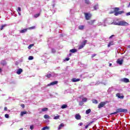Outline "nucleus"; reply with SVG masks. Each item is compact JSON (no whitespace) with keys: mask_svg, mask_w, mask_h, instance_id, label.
<instances>
[{"mask_svg":"<svg viewBox=\"0 0 130 130\" xmlns=\"http://www.w3.org/2000/svg\"><path fill=\"white\" fill-rule=\"evenodd\" d=\"M95 56H96V54H93L92 55L91 57L93 58V57H95Z\"/></svg>","mask_w":130,"mask_h":130,"instance_id":"nucleus-44","label":"nucleus"},{"mask_svg":"<svg viewBox=\"0 0 130 130\" xmlns=\"http://www.w3.org/2000/svg\"><path fill=\"white\" fill-rule=\"evenodd\" d=\"M98 9V5H95L93 7V11H96Z\"/></svg>","mask_w":130,"mask_h":130,"instance_id":"nucleus-30","label":"nucleus"},{"mask_svg":"<svg viewBox=\"0 0 130 130\" xmlns=\"http://www.w3.org/2000/svg\"><path fill=\"white\" fill-rule=\"evenodd\" d=\"M84 27H85V26L84 25H79L78 27V29H79V30H83Z\"/></svg>","mask_w":130,"mask_h":130,"instance_id":"nucleus-20","label":"nucleus"},{"mask_svg":"<svg viewBox=\"0 0 130 130\" xmlns=\"http://www.w3.org/2000/svg\"><path fill=\"white\" fill-rule=\"evenodd\" d=\"M127 47H128V48H130V45H128V46H127Z\"/></svg>","mask_w":130,"mask_h":130,"instance_id":"nucleus-53","label":"nucleus"},{"mask_svg":"<svg viewBox=\"0 0 130 130\" xmlns=\"http://www.w3.org/2000/svg\"><path fill=\"white\" fill-rule=\"evenodd\" d=\"M48 110V108H44L42 109V112H45L46 111H47Z\"/></svg>","mask_w":130,"mask_h":130,"instance_id":"nucleus-22","label":"nucleus"},{"mask_svg":"<svg viewBox=\"0 0 130 130\" xmlns=\"http://www.w3.org/2000/svg\"><path fill=\"white\" fill-rule=\"evenodd\" d=\"M17 12H18L19 15H21V13H20V11H21V8L18 7L17 10Z\"/></svg>","mask_w":130,"mask_h":130,"instance_id":"nucleus-32","label":"nucleus"},{"mask_svg":"<svg viewBox=\"0 0 130 130\" xmlns=\"http://www.w3.org/2000/svg\"><path fill=\"white\" fill-rule=\"evenodd\" d=\"M51 52L52 53H55V52H56V50H55L54 48H52L51 49Z\"/></svg>","mask_w":130,"mask_h":130,"instance_id":"nucleus-33","label":"nucleus"},{"mask_svg":"<svg viewBox=\"0 0 130 130\" xmlns=\"http://www.w3.org/2000/svg\"><path fill=\"white\" fill-rule=\"evenodd\" d=\"M116 62L118 64H120V66H121V64H122L123 62V59H118Z\"/></svg>","mask_w":130,"mask_h":130,"instance_id":"nucleus-8","label":"nucleus"},{"mask_svg":"<svg viewBox=\"0 0 130 130\" xmlns=\"http://www.w3.org/2000/svg\"><path fill=\"white\" fill-rule=\"evenodd\" d=\"M89 125H89V124H88L87 125H86L85 126V129H87V127H89Z\"/></svg>","mask_w":130,"mask_h":130,"instance_id":"nucleus-47","label":"nucleus"},{"mask_svg":"<svg viewBox=\"0 0 130 130\" xmlns=\"http://www.w3.org/2000/svg\"><path fill=\"white\" fill-rule=\"evenodd\" d=\"M46 76L47 77V78L49 79L51 77V74H48Z\"/></svg>","mask_w":130,"mask_h":130,"instance_id":"nucleus-39","label":"nucleus"},{"mask_svg":"<svg viewBox=\"0 0 130 130\" xmlns=\"http://www.w3.org/2000/svg\"><path fill=\"white\" fill-rule=\"evenodd\" d=\"M92 103H93L94 104H98V101H97L95 99H93L92 100Z\"/></svg>","mask_w":130,"mask_h":130,"instance_id":"nucleus-19","label":"nucleus"},{"mask_svg":"<svg viewBox=\"0 0 130 130\" xmlns=\"http://www.w3.org/2000/svg\"><path fill=\"white\" fill-rule=\"evenodd\" d=\"M114 35H112V36H111L110 37H109V39H111V38H112V37H114Z\"/></svg>","mask_w":130,"mask_h":130,"instance_id":"nucleus-48","label":"nucleus"},{"mask_svg":"<svg viewBox=\"0 0 130 130\" xmlns=\"http://www.w3.org/2000/svg\"><path fill=\"white\" fill-rule=\"evenodd\" d=\"M95 20H92L89 21H88V24H89V25H93L94 23H95Z\"/></svg>","mask_w":130,"mask_h":130,"instance_id":"nucleus-15","label":"nucleus"},{"mask_svg":"<svg viewBox=\"0 0 130 130\" xmlns=\"http://www.w3.org/2000/svg\"><path fill=\"white\" fill-rule=\"evenodd\" d=\"M80 79H78V78H73L72 79V82H73V83H76V82H80Z\"/></svg>","mask_w":130,"mask_h":130,"instance_id":"nucleus-9","label":"nucleus"},{"mask_svg":"<svg viewBox=\"0 0 130 130\" xmlns=\"http://www.w3.org/2000/svg\"><path fill=\"white\" fill-rule=\"evenodd\" d=\"M49 129V127L45 126L42 128V130Z\"/></svg>","mask_w":130,"mask_h":130,"instance_id":"nucleus-31","label":"nucleus"},{"mask_svg":"<svg viewBox=\"0 0 130 130\" xmlns=\"http://www.w3.org/2000/svg\"><path fill=\"white\" fill-rule=\"evenodd\" d=\"M77 51H78V50L76 49H72L70 50V52H71V53H75L77 52Z\"/></svg>","mask_w":130,"mask_h":130,"instance_id":"nucleus-14","label":"nucleus"},{"mask_svg":"<svg viewBox=\"0 0 130 130\" xmlns=\"http://www.w3.org/2000/svg\"><path fill=\"white\" fill-rule=\"evenodd\" d=\"M44 117L45 118V119H47V118H49L50 117L48 115L45 114L44 115Z\"/></svg>","mask_w":130,"mask_h":130,"instance_id":"nucleus-28","label":"nucleus"},{"mask_svg":"<svg viewBox=\"0 0 130 130\" xmlns=\"http://www.w3.org/2000/svg\"><path fill=\"white\" fill-rule=\"evenodd\" d=\"M69 55H72V54L71 53L69 54Z\"/></svg>","mask_w":130,"mask_h":130,"instance_id":"nucleus-58","label":"nucleus"},{"mask_svg":"<svg viewBox=\"0 0 130 130\" xmlns=\"http://www.w3.org/2000/svg\"><path fill=\"white\" fill-rule=\"evenodd\" d=\"M30 128L31 129H33V128H34V126L33 125H31L30 126Z\"/></svg>","mask_w":130,"mask_h":130,"instance_id":"nucleus-42","label":"nucleus"},{"mask_svg":"<svg viewBox=\"0 0 130 130\" xmlns=\"http://www.w3.org/2000/svg\"><path fill=\"white\" fill-rule=\"evenodd\" d=\"M27 29H29L30 30H32L33 29H35V26H31V27H28L27 28Z\"/></svg>","mask_w":130,"mask_h":130,"instance_id":"nucleus-37","label":"nucleus"},{"mask_svg":"<svg viewBox=\"0 0 130 130\" xmlns=\"http://www.w3.org/2000/svg\"><path fill=\"white\" fill-rule=\"evenodd\" d=\"M0 72H2V69L0 68Z\"/></svg>","mask_w":130,"mask_h":130,"instance_id":"nucleus-57","label":"nucleus"},{"mask_svg":"<svg viewBox=\"0 0 130 130\" xmlns=\"http://www.w3.org/2000/svg\"><path fill=\"white\" fill-rule=\"evenodd\" d=\"M106 103H107V102H101L98 105V108L100 109L101 108H102V107H104V106L106 105Z\"/></svg>","mask_w":130,"mask_h":130,"instance_id":"nucleus-5","label":"nucleus"},{"mask_svg":"<svg viewBox=\"0 0 130 130\" xmlns=\"http://www.w3.org/2000/svg\"><path fill=\"white\" fill-rule=\"evenodd\" d=\"M58 83V81H55L51 82L49 84H48L47 87H49L50 86H53V85H57Z\"/></svg>","mask_w":130,"mask_h":130,"instance_id":"nucleus-6","label":"nucleus"},{"mask_svg":"<svg viewBox=\"0 0 130 130\" xmlns=\"http://www.w3.org/2000/svg\"><path fill=\"white\" fill-rule=\"evenodd\" d=\"M112 66V63H109V67H111Z\"/></svg>","mask_w":130,"mask_h":130,"instance_id":"nucleus-52","label":"nucleus"},{"mask_svg":"<svg viewBox=\"0 0 130 130\" xmlns=\"http://www.w3.org/2000/svg\"><path fill=\"white\" fill-rule=\"evenodd\" d=\"M129 6H130V3H129Z\"/></svg>","mask_w":130,"mask_h":130,"instance_id":"nucleus-59","label":"nucleus"},{"mask_svg":"<svg viewBox=\"0 0 130 130\" xmlns=\"http://www.w3.org/2000/svg\"><path fill=\"white\" fill-rule=\"evenodd\" d=\"M84 15L86 20H91V18H92V14L91 13H84Z\"/></svg>","mask_w":130,"mask_h":130,"instance_id":"nucleus-4","label":"nucleus"},{"mask_svg":"<svg viewBox=\"0 0 130 130\" xmlns=\"http://www.w3.org/2000/svg\"><path fill=\"white\" fill-rule=\"evenodd\" d=\"M27 30H28L27 28L21 29V30L20 31V33H25V32H27Z\"/></svg>","mask_w":130,"mask_h":130,"instance_id":"nucleus-17","label":"nucleus"},{"mask_svg":"<svg viewBox=\"0 0 130 130\" xmlns=\"http://www.w3.org/2000/svg\"><path fill=\"white\" fill-rule=\"evenodd\" d=\"M67 107H68V105H67L66 104H63L61 106V109H64L67 108Z\"/></svg>","mask_w":130,"mask_h":130,"instance_id":"nucleus-18","label":"nucleus"},{"mask_svg":"<svg viewBox=\"0 0 130 130\" xmlns=\"http://www.w3.org/2000/svg\"><path fill=\"white\" fill-rule=\"evenodd\" d=\"M83 102H87V98H84L83 99H82V101L80 102L79 103L80 105H81V104H82V103H83Z\"/></svg>","mask_w":130,"mask_h":130,"instance_id":"nucleus-16","label":"nucleus"},{"mask_svg":"<svg viewBox=\"0 0 130 130\" xmlns=\"http://www.w3.org/2000/svg\"><path fill=\"white\" fill-rule=\"evenodd\" d=\"M119 8L116 7L114 8V15L118 16V15H121V14H124V11H118Z\"/></svg>","mask_w":130,"mask_h":130,"instance_id":"nucleus-2","label":"nucleus"},{"mask_svg":"<svg viewBox=\"0 0 130 130\" xmlns=\"http://www.w3.org/2000/svg\"><path fill=\"white\" fill-rule=\"evenodd\" d=\"M121 81L124 83H129V79L127 78H123L121 79Z\"/></svg>","mask_w":130,"mask_h":130,"instance_id":"nucleus-10","label":"nucleus"},{"mask_svg":"<svg viewBox=\"0 0 130 130\" xmlns=\"http://www.w3.org/2000/svg\"><path fill=\"white\" fill-rule=\"evenodd\" d=\"M33 46H34V44H30V45H29L28 46V49H30V48H32V47H33Z\"/></svg>","mask_w":130,"mask_h":130,"instance_id":"nucleus-27","label":"nucleus"},{"mask_svg":"<svg viewBox=\"0 0 130 130\" xmlns=\"http://www.w3.org/2000/svg\"><path fill=\"white\" fill-rule=\"evenodd\" d=\"M1 64L4 67L7 64V61H6L5 60H2L1 61Z\"/></svg>","mask_w":130,"mask_h":130,"instance_id":"nucleus-11","label":"nucleus"},{"mask_svg":"<svg viewBox=\"0 0 130 130\" xmlns=\"http://www.w3.org/2000/svg\"><path fill=\"white\" fill-rule=\"evenodd\" d=\"M23 128H21L20 129H19V130H22Z\"/></svg>","mask_w":130,"mask_h":130,"instance_id":"nucleus-55","label":"nucleus"},{"mask_svg":"<svg viewBox=\"0 0 130 130\" xmlns=\"http://www.w3.org/2000/svg\"><path fill=\"white\" fill-rule=\"evenodd\" d=\"M126 16H130V12H128L126 13Z\"/></svg>","mask_w":130,"mask_h":130,"instance_id":"nucleus-51","label":"nucleus"},{"mask_svg":"<svg viewBox=\"0 0 130 130\" xmlns=\"http://www.w3.org/2000/svg\"><path fill=\"white\" fill-rule=\"evenodd\" d=\"M70 59V58H66L65 59V60H66L67 61H68V60Z\"/></svg>","mask_w":130,"mask_h":130,"instance_id":"nucleus-49","label":"nucleus"},{"mask_svg":"<svg viewBox=\"0 0 130 130\" xmlns=\"http://www.w3.org/2000/svg\"><path fill=\"white\" fill-rule=\"evenodd\" d=\"M63 126H64L63 123H61L59 126L58 129H61V128L63 127Z\"/></svg>","mask_w":130,"mask_h":130,"instance_id":"nucleus-23","label":"nucleus"},{"mask_svg":"<svg viewBox=\"0 0 130 130\" xmlns=\"http://www.w3.org/2000/svg\"><path fill=\"white\" fill-rule=\"evenodd\" d=\"M94 122V121H91L90 123H88V125H91V123H93Z\"/></svg>","mask_w":130,"mask_h":130,"instance_id":"nucleus-45","label":"nucleus"},{"mask_svg":"<svg viewBox=\"0 0 130 130\" xmlns=\"http://www.w3.org/2000/svg\"><path fill=\"white\" fill-rule=\"evenodd\" d=\"M111 45H113V41H111L108 45V47H110Z\"/></svg>","mask_w":130,"mask_h":130,"instance_id":"nucleus-24","label":"nucleus"},{"mask_svg":"<svg viewBox=\"0 0 130 130\" xmlns=\"http://www.w3.org/2000/svg\"><path fill=\"white\" fill-rule=\"evenodd\" d=\"M79 125H80V126H82V125H83V123L81 122L79 124Z\"/></svg>","mask_w":130,"mask_h":130,"instance_id":"nucleus-50","label":"nucleus"},{"mask_svg":"<svg viewBox=\"0 0 130 130\" xmlns=\"http://www.w3.org/2000/svg\"><path fill=\"white\" fill-rule=\"evenodd\" d=\"M90 112H91V109H89L86 111L85 113L86 114H89V113H90Z\"/></svg>","mask_w":130,"mask_h":130,"instance_id":"nucleus-25","label":"nucleus"},{"mask_svg":"<svg viewBox=\"0 0 130 130\" xmlns=\"http://www.w3.org/2000/svg\"><path fill=\"white\" fill-rule=\"evenodd\" d=\"M87 40H84L82 42V45L84 46L86 45V44L87 43Z\"/></svg>","mask_w":130,"mask_h":130,"instance_id":"nucleus-26","label":"nucleus"},{"mask_svg":"<svg viewBox=\"0 0 130 130\" xmlns=\"http://www.w3.org/2000/svg\"><path fill=\"white\" fill-rule=\"evenodd\" d=\"M7 24H4L3 25H2L1 27V30H3L4 29V28H5V27H6Z\"/></svg>","mask_w":130,"mask_h":130,"instance_id":"nucleus-34","label":"nucleus"},{"mask_svg":"<svg viewBox=\"0 0 130 130\" xmlns=\"http://www.w3.org/2000/svg\"><path fill=\"white\" fill-rule=\"evenodd\" d=\"M33 58H34V57H33L32 56H29L28 57V60H32L33 59Z\"/></svg>","mask_w":130,"mask_h":130,"instance_id":"nucleus-38","label":"nucleus"},{"mask_svg":"<svg viewBox=\"0 0 130 130\" xmlns=\"http://www.w3.org/2000/svg\"><path fill=\"white\" fill-rule=\"evenodd\" d=\"M5 116L6 118H9V114H6L5 115Z\"/></svg>","mask_w":130,"mask_h":130,"instance_id":"nucleus-41","label":"nucleus"},{"mask_svg":"<svg viewBox=\"0 0 130 130\" xmlns=\"http://www.w3.org/2000/svg\"><path fill=\"white\" fill-rule=\"evenodd\" d=\"M118 26H127L128 25V23L127 22L124 21H120L116 24Z\"/></svg>","mask_w":130,"mask_h":130,"instance_id":"nucleus-3","label":"nucleus"},{"mask_svg":"<svg viewBox=\"0 0 130 130\" xmlns=\"http://www.w3.org/2000/svg\"><path fill=\"white\" fill-rule=\"evenodd\" d=\"M84 1L86 5H90V1L89 0H84Z\"/></svg>","mask_w":130,"mask_h":130,"instance_id":"nucleus-29","label":"nucleus"},{"mask_svg":"<svg viewBox=\"0 0 130 130\" xmlns=\"http://www.w3.org/2000/svg\"><path fill=\"white\" fill-rule=\"evenodd\" d=\"M20 106H21L22 108H25V105H24V104H21V105H20Z\"/></svg>","mask_w":130,"mask_h":130,"instance_id":"nucleus-43","label":"nucleus"},{"mask_svg":"<svg viewBox=\"0 0 130 130\" xmlns=\"http://www.w3.org/2000/svg\"><path fill=\"white\" fill-rule=\"evenodd\" d=\"M75 118H76V119H77V120L81 119V115H80L79 114H76L75 115Z\"/></svg>","mask_w":130,"mask_h":130,"instance_id":"nucleus-13","label":"nucleus"},{"mask_svg":"<svg viewBox=\"0 0 130 130\" xmlns=\"http://www.w3.org/2000/svg\"><path fill=\"white\" fill-rule=\"evenodd\" d=\"M4 110H5V111H8V108H7V107H5L4 108Z\"/></svg>","mask_w":130,"mask_h":130,"instance_id":"nucleus-46","label":"nucleus"},{"mask_svg":"<svg viewBox=\"0 0 130 130\" xmlns=\"http://www.w3.org/2000/svg\"><path fill=\"white\" fill-rule=\"evenodd\" d=\"M113 13H114V12H112V13H111V14H113Z\"/></svg>","mask_w":130,"mask_h":130,"instance_id":"nucleus-56","label":"nucleus"},{"mask_svg":"<svg viewBox=\"0 0 130 130\" xmlns=\"http://www.w3.org/2000/svg\"><path fill=\"white\" fill-rule=\"evenodd\" d=\"M24 114H27V111H22L20 113V115L23 116Z\"/></svg>","mask_w":130,"mask_h":130,"instance_id":"nucleus-21","label":"nucleus"},{"mask_svg":"<svg viewBox=\"0 0 130 130\" xmlns=\"http://www.w3.org/2000/svg\"><path fill=\"white\" fill-rule=\"evenodd\" d=\"M116 97L118 98L119 99H123L124 98V96L122 93L120 94L119 93H116Z\"/></svg>","mask_w":130,"mask_h":130,"instance_id":"nucleus-7","label":"nucleus"},{"mask_svg":"<svg viewBox=\"0 0 130 130\" xmlns=\"http://www.w3.org/2000/svg\"><path fill=\"white\" fill-rule=\"evenodd\" d=\"M39 16H40V14L38 13V14H36L34 15L35 18H38V17H39Z\"/></svg>","mask_w":130,"mask_h":130,"instance_id":"nucleus-36","label":"nucleus"},{"mask_svg":"<svg viewBox=\"0 0 130 130\" xmlns=\"http://www.w3.org/2000/svg\"><path fill=\"white\" fill-rule=\"evenodd\" d=\"M129 6H130V5H129H129H128L127 7L129 8Z\"/></svg>","mask_w":130,"mask_h":130,"instance_id":"nucleus-54","label":"nucleus"},{"mask_svg":"<svg viewBox=\"0 0 130 130\" xmlns=\"http://www.w3.org/2000/svg\"><path fill=\"white\" fill-rule=\"evenodd\" d=\"M84 46L82 44L79 46L78 49H82V48H84Z\"/></svg>","mask_w":130,"mask_h":130,"instance_id":"nucleus-35","label":"nucleus"},{"mask_svg":"<svg viewBox=\"0 0 130 130\" xmlns=\"http://www.w3.org/2000/svg\"><path fill=\"white\" fill-rule=\"evenodd\" d=\"M21 73H23V70L20 68L17 70L16 74H17V75H21Z\"/></svg>","mask_w":130,"mask_h":130,"instance_id":"nucleus-12","label":"nucleus"},{"mask_svg":"<svg viewBox=\"0 0 130 130\" xmlns=\"http://www.w3.org/2000/svg\"><path fill=\"white\" fill-rule=\"evenodd\" d=\"M59 118V115L56 116L54 117V119H58Z\"/></svg>","mask_w":130,"mask_h":130,"instance_id":"nucleus-40","label":"nucleus"},{"mask_svg":"<svg viewBox=\"0 0 130 130\" xmlns=\"http://www.w3.org/2000/svg\"><path fill=\"white\" fill-rule=\"evenodd\" d=\"M127 112V109L119 108L117 109L115 112L112 113L111 114V115L117 114V113H126Z\"/></svg>","mask_w":130,"mask_h":130,"instance_id":"nucleus-1","label":"nucleus"}]
</instances>
